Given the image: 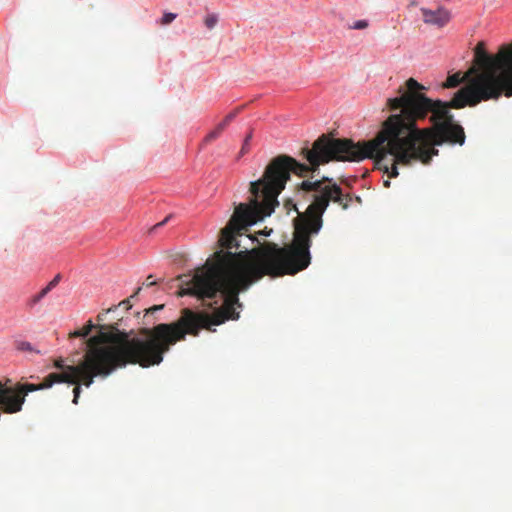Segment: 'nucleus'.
<instances>
[{"label":"nucleus","mask_w":512,"mask_h":512,"mask_svg":"<svg viewBox=\"0 0 512 512\" xmlns=\"http://www.w3.org/2000/svg\"><path fill=\"white\" fill-rule=\"evenodd\" d=\"M424 23L434 25L439 28L444 27L451 19V13L445 8L431 10L427 8L420 9Z\"/></svg>","instance_id":"3"},{"label":"nucleus","mask_w":512,"mask_h":512,"mask_svg":"<svg viewBox=\"0 0 512 512\" xmlns=\"http://www.w3.org/2000/svg\"><path fill=\"white\" fill-rule=\"evenodd\" d=\"M61 279L60 274L56 275L46 287H44L37 295L33 297V303H38L43 299L54 287H56Z\"/></svg>","instance_id":"4"},{"label":"nucleus","mask_w":512,"mask_h":512,"mask_svg":"<svg viewBox=\"0 0 512 512\" xmlns=\"http://www.w3.org/2000/svg\"><path fill=\"white\" fill-rule=\"evenodd\" d=\"M163 307H164V305H154V306L150 307L149 309L146 310L145 317L148 316V314H150V313H154L155 311L162 310Z\"/></svg>","instance_id":"13"},{"label":"nucleus","mask_w":512,"mask_h":512,"mask_svg":"<svg viewBox=\"0 0 512 512\" xmlns=\"http://www.w3.org/2000/svg\"><path fill=\"white\" fill-rule=\"evenodd\" d=\"M384 186L385 187H389L390 186V181L389 180H385L384 181Z\"/></svg>","instance_id":"21"},{"label":"nucleus","mask_w":512,"mask_h":512,"mask_svg":"<svg viewBox=\"0 0 512 512\" xmlns=\"http://www.w3.org/2000/svg\"><path fill=\"white\" fill-rule=\"evenodd\" d=\"M218 22V17L215 14H209L205 17L204 23L208 29H212Z\"/></svg>","instance_id":"8"},{"label":"nucleus","mask_w":512,"mask_h":512,"mask_svg":"<svg viewBox=\"0 0 512 512\" xmlns=\"http://www.w3.org/2000/svg\"><path fill=\"white\" fill-rule=\"evenodd\" d=\"M97 319H98V321H103L102 314H99V315L97 316Z\"/></svg>","instance_id":"23"},{"label":"nucleus","mask_w":512,"mask_h":512,"mask_svg":"<svg viewBox=\"0 0 512 512\" xmlns=\"http://www.w3.org/2000/svg\"><path fill=\"white\" fill-rule=\"evenodd\" d=\"M272 232V229H269L267 230V228H265L263 231H260L258 234L259 235H262V236H269Z\"/></svg>","instance_id":"16"},{"label":"nucleus","mask_w":512,"mask_h":512,"mask_svg":"<svg viewBox=\"0 0 512 512\" xmlns=\"http://www.w3.org/2000/svg\"><path fill=\"white\" fill-rule=\"evenodd\" d=\"M237 113H238V110H235V111L229 113L224 118V120L222 122H220L219 124L223 125V128L225 129L230 124V122L233 121V119L236 117Z\"/></svg>","instance_id":"11"},{"label":"nucleus","mask_w":512,"mask_h":512,"mask_svg":"<svg viewBox=\"0 0 512 512\" xmlns=\"http://www.w3.org/2000/svg\"><path fill=\"white\" fill-rule=\"evenodd\" d=\"M176 17H177V14H175V13H171V12L164 13L163 17L160 20V24L161 25H168L172 21H174L176 19Z\"/></svg>","instance_id":"9"},{"label":"nucleus","mask_w":512,"mask_h":512,"mask_svg":"<svg viewBox=\"0 0 512 512\" xmlns=\"http://www.w3.org/2000/svg\"><path fill=\"white\" fill-rule=\"evenodd\" d=\"M367 27H368V22L366 20H358L353 24V26L351 28L356 29V30H362Z\"/></svg>","instance_id":"12"},{"label":"nucleus","mask_w":512,"mask_h":512,"mask_svg":"<svg viewBox=\"0 0 512 512\" xmlns=\"http://www.w3.org/2000/svg\"><path fill=\"white\" fill-rule=\"evenodd\" d=\"M459 89L449 102L432 100L423 91L426 88L414 78L399 88L400 96L388 99L394 113L384 121L375 138L355 143L347 138H331L325 134L305 147L301 155L308 164L287 155L275 157L265 168L262 177L253 181V224L270 216L279 205L278 196L285 189L291 173L306 177L330 161L359 162L373 159L375 167L389 178L397 177L398 164L410 165L420 161L427 165L438 154L435 146L444 143H465V132L454 122L449 108L476 106L481 102L512 97V41L502 44L495 53L484 41L473 48V58L465 73L456 72L447 77L445 88Z\"/></svg>","instance_id":"1"},{"label":"nucleus","mask_w":512,"mask_h":512,"mask_svg":"<svg viewBox=\"0 0 512 512\" xmlns=\"http://www.w3.org/2000/svg\"><path fill=\"white\" fill-rule=\"evenodd\" d=\"M120 305L125 306L127 309H129V308H130L129 300H128V299H127V300L122 301V302L120 303Z\"/></svg>","instance_id":"19"},{"label":"nucleus","mask_w":512,"mask_h":512,"mask_svg":"<svg viewBox=\"0 0 512 512\" xmlns=\"http://www.w3.org/2000/svg\"><path fill=\"white\" fill-rule=\"evenodd\" d=\"M140 291H141V287H138V288H137V290H136V292L134 293V295H132L131 297L136 296Z\"/></svg>","instance_id":"22"},{"label":"nucleus","mask_w":512,"mask_h":512,"mask_svg":"<svg viewBox=\"0 0 512 512\" xmlns=\"http://www.w3.org/2000/svg\"><path fill=\"white\" fill-rule=\"evenodd\" d=\"M93 328L94 325L92 321H88V323L82 329L70 333V337H86L91 333Z\"/></svg>","instance_id":"6"},{"label":"nucleus","mask_w":512,"mask_h":512,"mask_svg":"<svg viewBox=\"0 0 512 512\" xmlns=\"http://www.w3.org/2000/svg\"><path fill=\"white\" fill-rule=\"evenodd\" d=\"M80 388H81V386H74V389H73V393H74L73 403L74 404L78 403Z\"/></svg>","instance_id":"14"},{"label":"nucleus","mask_w":512,"mask_h":512,"mask_svg":"<svg viewBox=\"0 0 512 512\" xmlns=\"http://www.w3.org/2000/svg\"><path fill=\"white\" fill-rule=\"evenodd\" d=\"M153 276L152 275H149L146 279V282H145V286L146 287H151L153 285H156V281L152 280Z\"/></svg>","instance_id":"15"},{"label":"nucleus","mask_w":512,"mask_h":512,"mask_svg":"<svg viewBox=\"0 0 512 512\" xmlns=\"http://www.w3.org/2000/svg\"><path fill=\"white\" fill-rule=\"evenodd\" d=\"M17 350L23 351V352H35L37 354H40L39 350H36L30 342L27 341H21L18 342L16 345Z\"/></svg>","instance_id":"7"},{"label":"nucleus","mask_w":512,"mask_h":512,"mask_svg":"<svg viewBox=\"0 0 512 512\" xmlns=\"http://www.w3.org/2000/svg\"><path fill=\"white\" fill-rule=\"evenodd\" d=\"M169 218H170V216L166 217L163 221L157 223L153 228L156 229L158 227L163 226L169 220Z\"/></svg>","instance_id":"17"},{"label":"nucleus","mask_w":512,"mask_h":512,"mask_svg":"<svg viewBox=\"0 0 512 512\" xmlns=\"http://www.w3.org/2000/svg\"><path fill=\"white\" fill-rule=\"evenodd\" d=\"M221 230L219 245L226 249L215 252L214 262H207L196 270L193 277L185 282L178 296H197L212 299L217 293L224 297L223 305L212 314L195 312L189 308L181 310L180 317L172 323H161L152 328H142L139 337L131 332L121 331L117 324L99 325V333L87 340V350L77 364L64 363L63 358L54 361L60 373H50L40 384H93L95 378L104 379L116 369L128 364L143 368L159 365L170 347L183 341L186 335L198 336L202 329L215 331L213 325L239 318L235 305L241 306L238 294L260 280V242L255 236L246 235L249 248L238 239L249 226L233 231L231 238L224 239Z\"/></svg>","instance_id":"2"},{"label":"nucleus","mask_w":512,"mask_h":512,"mask_svg":"<svg viewBox=\"0 0 512 512\" xmlns=\"http://www.w3.org/2000/svg\"><path fill=\"white\" fill-rule=\"evenodd\" d=\"M14 384L20 385V384H29V383L27 382V379L22 377L21 379L16 380Z\"/></svg>","instance_id":"18"},{"label":"nucleus","mask_w":512,"mask_h":512,"mask_svg":"<svg viewBox=\"0 0 512 512\" xmlns=\"http://www.w3.org/2000/svg\"><path fill=\"white\" fill-rule=\"evenodd\" d=\"M0 384H12V380L6 379L5 382H2V380H0Z\"/></svg>","instance_id":"20"},{"label":"nucleus","mask_w":512,"mask_h":512,"mask_svg":"<svg viewBox=\"0 0 512 512\" xmlns=\"http://www.w3.org/2000/svg\"><path fill=\"white\" fill-rule=\"evenodd\" d=\"M252 139V132H250L244 139V142H243V145H242V148L240 150V154L241 155H244L246 154L248 151H249V144H250V141Z\"/></svg>","instance_id":"10"},{"label":"nucleus","mask_w":512,"mask_h":512,"mask_svg":"<svg viewBox=\"0 0 512 512\" xmlns=\"http://www.w3.org/2000/svg\"><path fill=\"white\" fill-rule=\"evenodd\" d=\"M224 128L223 125L218 124L214 130H212L210 133L206 135V137L203 140L204 144H209L212 141L216 140L221 133L223 132Z\"/></svg>","instance_id":"5"}]
</instances>
